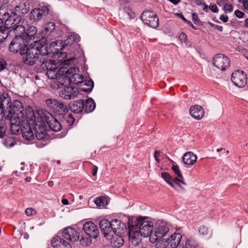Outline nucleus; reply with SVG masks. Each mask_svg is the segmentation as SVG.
<instances>
[{"mask_svg":"<svg viewBox=\"0 0 248 248\" xmlns=\"http://www.w3.org/2000/svg\"><path fill=\"white\" fill-rule=\"evenodd\" d=\"M3 98H8L9 103L4 107L5 119L10 121L11 131L13 134L17 135L20 129V124L25 122L24 114V108L21 102L17 100L11 102L9 97Z\"/></svg>","mask_w":248,"mask_h":248,"instance_id":"nucleus-1","label":"nucleus"},{"mask_svg":"<svg viewBox=\"0 0 248 248\" xmlns=\"http://www.w3.org/2000/svg\"><path fill=\"white\" fill-rule=\"evenodd\" d=\"M0 43L7 38L9 31L8 29L15 26L20 22L21 18L15 14L13 10L6 9L0 12Z\"/></svg>","mask_w":248,"mask_h":248,"instance_id":"nucleus-2","label":"nucleus"},{"mask_svg":"<svg viewBox=\"0 0 248 248\" xmlns=\"http://www.w3.org/2000/svg\"><path fill=\"white\" fill-rule=\"evenodd\" d=\"M54 62L55 61L53 60L46 63V75L49 79L53 80L52 82L61 81L62 78H69L78 70L76 67H71L68 69L63 66L59 67Z\"/></svg>","mask_w":248,"mask_h":248,"instance_id":"nucleus-3","label":"nucleus"},{"mask_svg":"<svg viewBox=\"0 0 248 248\" xmlns=\"http://www.w3.org/2000/svg\"><path fill=\"white\" fill-rule=\"evenodd\" d=\"M32 45V43H31V45L26 47L25 50L21 51V55L23 56V62L26 64L30 65H32L37 62H39L42 64L43 68H46V63L49 62L45 59L42 61V58L37 55V47L33 46Z\"/></svg>","mask_w":248,"mask_h":248,"instance_id":"nucleus-4","label":"nucleus"},{"mask_svg":"<svg viewBox=\"0 0 248 248\" xmlns=\"http://www.w3.org/2000/svg\"><path fill=\"white\" fill-rule=\"evenodd\" d=\"M37 118L46 123L50 129L55 132L60 131L62 128L61 124L50 113L46 110H38L36 112ZM38 119V118H37Z\"/></svg>","mask_w":248,"mask_h":248,"instance_id":"nucleus-5","label":"nucleus"},{"mask_svg":"<svg viewBox=\"0 0 248 248\" xmlns=\"http://www.w3.org/2000/svg\"><path fill=\"white\" fill-rule=\"evenodd\" d=\"M138 231L140 235L147 237L151 234L153 224L151 222L144 220L142 218H137L132 225Z\"/></svg>","mask_w":248,"mask_h":248,"instance_id":"nucleus-6","label":"nucleus"},{"mask_svg":"<svg viewBox=\"0 0 248 248\" xmlns=\"http://www.w3.org/2000/svg\"><path fill=\"white\" fill-rule=\"evenodd\" d=\"M83 80L82 75L76 73L71 75L69 78H62L61 79V81L51 82L50 86L52 89L58 90L61 87H62L64 84L71 82L74 84H82L83 82Z\"/></svg>","mask_w":248,"mask_h":248,"instance_id":"nucleus-7","label":"nucleus"},{"mask_svg":"<svg viewBox=\"0 0 248 248\" xmlns=\"http://www.w3.org/2000/svg\"><path fill=\"white\" fill-rule=\"evenodd\" d=\"M141 20L143 22L148 26L156 28L158 26L159 20L156 13L153 11H144L141 16Z\"/></svg>","mask_w":248,"mask_h":248,"instance_id":"nucleus-8","label":"nucleus"},{"mask_svg":"<svg viewBox=\"0 0 248 248\" xmlns=\"http://www.w3.org/2000/svg\"><path fill=\"white\" fill-rule=\"evenodd\" d=\"M47 106L59 115H64L67 113L68 108L65 104L54 99H47L46 101Z\"/></svg>","mask_w":248,"mask_h":248,"instance_id":"nucleus-9","label":"nucleus"},{"mask_svg":"<svg viewBox=\"0 0 248 248\" xmlns=\"http://www.w3.org/2000/svg\"><path fill=\"white\" fill-rule=\"evenodd\" d=\"M28 46V43L25 40V38L22 36H16L11 42L9 49V50L13 53L19 52L21 54V51L25 50L26 47Z\"/></svg>","mask_w":248,"mask_h":248,"instance_id":"nucleus-10","label":"nucleus"},{"mask_svg":"<svg viewBox=\"0 0 248 248\" xmlns=\"http://www.w3.org/2000/svg\"><path fill=\"white\" fill-rule=\"evenodd\" d=\"M213 65L221 70L225 71L229 67L230 65V59L223 54H217L216 55L213 61Z\"/></svg>","mask_w":248,"mask_h":248,"instance_id":"nucleus-11","label":"nucleus"},{"mask_svg":"<svg viewBox=\"0 0 248 248\" xmlns=\"http://www.w3.org/2000/svg\"><path fill=\"white\" fill-rule=\"evenodd\" d=\"M37 118L36 113L34 115V129L36 138L38 140H43L46 136L45 124L43 121Z\"/></svg>","mask_w":248,"mask_h":248,"instance_id":"nucleus-12","label":"nucleus"},{"mask_svg":"<svg viewBox=\"0 0 248 248\" xmlns=\"http://www.w3.org/2000/svg\"><path fill=\"white\" fill-rule=\"evenodd\" d=\"M246 76V74L244 71L238 70L232 74L231 80L236 86L243 88L247 83Z\"/></svg>","mask_w":248,"mask_h":248,"instance_id":"nucleus-13","label":"nucleus"},{"mask_svg":"<svg viewBox=\"0 0 248 248\" xmlns=\"http://www.w3.org/2000/svg\"><path fill=\"white\" fill-rule=\"evenodd\" d=\"M111 222L112 234L125 236L127 232V228L125 224L117 219H112Z\"/></svg>","mask_w":248,"mask_h":248,"instance_id":"nucleus-14","label":"nucleus"},{"mask_svg":"<svg viewBox=\"0 0 248 248\" xmlns=\"http://www.w3.org/2000/svg\"><path fill=\"white\" fill-rule=\"evenodd\" d=\"M66 84L62 87H61L59 89V95L62 98L65 99H70L72 97L76 96L78 93V90L76 87L71 86H66Z\"/></svg>","mask_w":248,"mask_h":248,"instance_id":"nucleus-15","label":"nucleus"},{"mask_svg":"<svg viewBox=\"0 0 248 248\" xmlns=\"http://www.w3.org/2000/svg\"><path fill=\"white\" fill-rule=\"evenodd\" d=\"M37 29L35 26H30L27 30V32L22 36L25 38V40L27 41L28 44L31 45V43H36L40 41V36L37 34Z\"/></svg>","mask_w":248,"mask_h":248,"instance_id":"nucleus-16","label":"nucleus"},{"mask_svg":"<svg viewBox=\"0 0 248 248\" xmlns=\"http://www.w3.org/2000/svg\"><path fill=\"white\" fill-rule=\"evenodd\" d=\"M85 233L90 238H96L99 234L97 226L92 221L85 222L83 227Z\"/></svg>","mask_w":248,"mask_h":248,"instance_id":"nucleus-17","label":"nucleus"},{"mask_svg":"<svg viewBox=\"0 0 248 248\" xmlns=\"http://www.w3.org/2000/svg\"><path fill=\"white\" fill-rule=\"evenodd\" d=\"M99 225L104 237L107 239H109L112 236L111 222L109 221L108 219H102L99 222Z\"/></svg>","mask_w":248,"mask_h":248,"instance_id":"nucleus-18","label":"nucleus"},{"mask_svg":"<svg viewBox=\"0 0 248 248\" xmlns=\"http://www.w3.org/2000/svg\"><path fill=\"white\" fill-rule=\"evenodd\" d=\"M132 225L129 227V239L132 245L134 246H138L141 242V235L138 231Z\"/></svg>","mask_w":248,"mask_h":248,"instance_id":"nucleus-19","label":"nucleus"},{"mask_svg":"<svg viewBox=\"0 0 248 248\" xmlns=\"http://www.w3.org/2000/svg\"><path fill=\"white\" fill-rule=\"evenodd\" d=\"M182 236L180 233H174L163 241L167 248H176L180 243Z\"/></svg>","mask_w":248,"mask_h":248,"instance_id":"nucleus-20","label":"nucleus"},{"mask_svg":"<svg viewBox=\"0 0 248 248\" xmlns=\"http://www.w3.org/2000/svg\"><path fill=\"white\" fill-rule=\"evenodd\" d=\"M31 123L27 124L24 122L20 124V129L19 134L20 132L22 133L23 137L27 140H31L34 139V134L31 129V126L29 125Z\"/></svg>","mask_w":248,"mask_h":248,"instance_id":"nucleus-21","label":"nucleus"},{"mask_svg":"<svg viewBox=\"0 0 248 248\" xmlns=\"http://www.w3.org/2000/svg\"><path fill=\"white\" fill-rule=\"evenodd\" d=\"M189 114L196 120H201L204 116L205 111L204 108L201 106L195 105L190 107L189 110Z\"/></svg>","mask_w":248,"mask_h":248,"instance_id":"nucleus-22","label":"nucleus"},{"mask_svg":"<svg viewBox=\"0 0 248 248\" xmlns=\"http://www.w3.org/2000/svg\"><path fill=\"white\" fill-rule=\"evenodd\" d=\"M15 14L20 17L27 14L30 11V5L27 1H22L16 5L13 10Z\"/></svg>","mask_w":248,"mask_h":248,"instance_id":"nucleus-23","label":"nucleus"},{"mask_svg":"<svg viewBox=\"0 0 248 248\" xmlns=\"http://www.w3.org/2000/svg\"><path fill=\"white\" fill-rule=\"evenodd\" d=\"M62 235L65 239L72 242L78 241L79 238L78 232L72 228L65 229L63 231Z\"/></svg>","mask_w":248,"mask_h":248,"instance_id":"nucleus-24","label":"nucleus"},{"mask_svg":"<svg viewBox=\"0 0 248 248\" xmlns=\"http://www.w3.org/2000/svg\"><path fill=\"white\" fill-rule=\"evenodd\" d=\"M169 231V229L166 223H161L155 230L154 235L156 237L155 239L157 240L161 238Z\"/></svg>","mask_w":248,"mask_h":248,"instance_id":"nucleus-25","label":"nucleus"},{"mask_svg":"<svg viewBox=\"0 0 248 248\" xmlns=\"http://www.w3.org/2000/svg\"><path fill=\"white\" fill-rule=\"evenodd\" d=\"M162 178L171 187L174 186L173 183H175L180 186V183L185 185V183L182 180L175 177L173 178L170 174L167 172H164L161 173Z\"/></svg>","mask_w":248,"mask_h":248,"instance_id":"nucleus-26","label":"nucleus"},{"mask_svg":"<svg viewBox=\"0 0 248 248\" xmlns=\"http://www.w3.org/2000/svg\"><path fill=\"white\" fill-rule=\"evenodd\" d=\"M33 46L37 47V55L42 58V61H43V59L45 60V59L44 58V56L48 55L50 52V51H49L48 49L47 45H41V43L40 42V41L37 42L36 43H35Z\"/></svg>","mask_w":248,"mask_h":248,"instance_id":"nucleus-27","label":"nucleus"},{"mask_svg":"<svg viewBox=\"0 0 248 248\" xmlns=\"http://www.w3.org/2000/svg\"><path fill=\"white\" fill-rule=\"evenodd\" d=\"M70 110L75 113H79L82 112L84 108V100L80 99L77 101H74L69 104Z\"/></svg>","mask_w":248,"mask_h":248,"instance_id":"nucleus-28","label":"nucleus"},{"mask_svg":"<svg viewBox=\"0 0 248 248\" xmlns=\"http://www.w3.org/2000/svg\"><path fill=\"white\" fill-rule=\"evenodd\" d=\"M124 236H120L116 234H112V236L109 239L111 240L112 247L119 248L124 244Z\"/></svg>","mask_w":248,"mask_h":248,"instance_id":"nucleus-29","label":"nucleus"},{"mask_svg":"<svg viewBox=\"0 0 248 248\" xmlns=\"http://www.w3.org/2000/svg\"><path fill=\"white\" fill-rule=\"evenodd\" d=\"M64 48V44L63 42L61 40H58L55 41L50 44L49 45V50L50 52L55 54L59 51L62 50Z\"/></svg>","mask_w":248,"mask_h":248,"instance_id":"nucleus-30","label":"nucleus"},{"mask_svg":"<svg viewBox=\"0 0 248 248\" xmlns=\"http://www.w3.org/2000/svg\"><path fill=\"white\" fill-rule=\"evenodd\" d=\"M55 55H57L58 59L57 61L58 62H61L62 64H69L70 62L73 60V57H71L68 59L67 60H65L67 57V53L65 52H60L59 51L54 54Z\"/></svg>","mask_w":248,"mask_h":248,"instance_id":"nucleus-31","label":"nucleus"},{"mask_svg":"<svg viewBox=\"0 0 248 248\" xmlns=\"http://www.w3.org/2000/svg\"><path fill=\"white\" fill-rule=\"evenodd\" d=\"M42 17V12H41L40 8H35L30 13L29 18L31 21H38Z\"/></svg>","mask_w":248,"mask_h":248,"instance_id":"nucleus-32","label":"nucleus"},{"mask_svg":"<svg viewBox=\"0 0 248 248\" xmlns=\"http://www.w3.org/2000/svg\"><path fill=\"white\" fill-rule=\"evenodd\" d=\"M95 204L100 208H105L109 202L108 198L107 197H100L96 198L94 201Z\"/></svg>","mask_w":248,"mask_h":248,"instance_id":"nucleus-33","label":"nucleus"},{"mask_svg":"<svg viewBox=\"0 0 248 248\" xmlns=\"http://www.w3.org/2000/svg\"><path fill=\"white\" fill-rule=\"evenodd\" d=\"M11 31L13 30L16 36H23L25 34V27L20 22L11 28Z\"/></svg>","mask_w":248,"mask_h":248,"instance_id":"nucleus-34","label":"nucleus"},{"mask_svg":"<svg viewBox=\"0 0 248 248\" xmlns=\"http://www.w3.org/2000/svg\"><path fill=\"white\" fill-rule=\"evenodd\" d=\"M37 110L36 112H37ZM36 112L34 113L32 110V108L30 106H27L26 108L25 113H24V116L25 117V121H27V123H28V121L33 122L34 123V115Z\"/></svg>","mask_w":248,"mask_h":248,"instance_id":"nucleus-35","label":"nucleus"},{"mask_svg":"<svg viewBox=\"0 0 248 248\" xmlns=\"http://www.w3.org/2000/svg\"><path fill=\"white\" fill-rule=\"evenodd\" d=\"M95 107V103L92 99H88L85 103L84 102L83 109L86 113L92 112L94 109Z\"/></svg>","mask_w":248,"mask_h":248,"instance_id":"nucleus-36","label":"nucleus"},{"mask_svg":"<svg viewBox=\"0 0 248 248\" xmlns=\"http://www.w3.org/2000/svg\"><path fill=\"white\" fill-rule=\"evenodd\" d=\"M8 98H1L0 100V120H5L4 107L9 103Z\"/></svg>","mask_w":248,"mask_h":248,"instance_id":"nucleus-37","label":"nucleus"},{"mask_svg":"<svg viewBox=\"0 0 248 248\" xmlns=\"http://www.w3.org/2000/svg\"><path fill=\"white\" fill-rule=\"evenodd\" d=\"M81 89L86 92H90L93 87V82L91 80H83Z\"/></svg>","mask_w":248,"mask_h":248,"instance_id":"nucleus-38","label":"nucleus"},{"mask_svg":"<svg viewBox=\"0 0 248 248\" xmlns=\"http://www.w3.org/2000/svg\"><path fill=\"white\" fill-rule=\"evenodd\" d=\"M78 37L77 34H74L67 36L66 39L63 42L64 47L73 44Z\"/></svg>","mask_w":248,"mask_h":248,"instance_id":"nucleus-39","label":"nucleus"},{"mask_svg":"<svg viewBox=\"0 0 248 248\" xmlns=\"http://www.w3.org/2000/svg\"><path fill=\"white\" fill-rule=\"evenodd\" d=\"M197 156L191 152H187V165H193L197 161Z\"/></svg>","mask_w":248,"mask_h":248,"instance_id":"nucleus-40","label":"nucleus"},{"mask_svg":"<svg viewBox=\"0 0 248 248\" xmlns=\"http://www.w3.org/2000/svg\"><path fill=\"white\" fill-rule=\"evenodd\" d=\"M62 240V238L57 236L52 239L51 244L54 248H61Z\"/></svg>","mask_w":248,"mask_h":248,"instance_id":"nucleus-41","label":"nucleus"},{"mask_svg":"<svg viewBox=\"0 0 248 248\" xmlns=\"http://www.w3.org/2000/svg\"><path fill=\"white\" fill-rule=\"evenodd\" d=\"M171 169L174 172V173L177 175V177L183 181L184 178L179 170L178 166L177 165H173L171 167Z\"/></svg>","mask_w":248,"mask_h":248,"instance_id":"nucleus-42","label":"nucleus"},{"mask_svg":"<svg viewBox=\"0 0 248 248\" xmlns=\"http://www.w3.org/2000/svg\"><path fill=\"white\" fill-rule=\"evenodd\" d=\"M198 245L195 239L189 238L187 240V248H197Z\"/></svg>","mask_w":248,"mask_h":248,"instance_id":"nucleus-43","label":"nucleus"},{"mask_svg":"<svg viewBox=\"0 0 248 248\" xmlns=\"http://www.w3.org/2000/svg\"><path fill=\"white\" fill-rule=\"evenodd\" d=\"M80 241V244L84 247L89 246L91 243V238L89 237H82L81 239L80 238L78 239Z\"/></svg>","mask_w":248,"mask_h":248,"instance_id":"nucleus-44","label":"nucleus"},{"mask_svg":"<svg viewBox=\"0 0 248 248\" xmlns=\"http://www.w3.org/2000/svg\"><path fill=\"white\" fill-rule=\"evenodd\" d=\"M10 0H0V12L2 13L6 11V8Z\"/></svg>","mask_w":248,"mask_h":248,"instance_id":"nucleus-45","label":"nucleus"},{"mask_svg":"<svg viewBox=\"0 0 248 248\" xmlns=\"http://www.w3.org/2000/svg\"><path fill=\"white\" fill-rule=\"evenodd\" d=\"M55 28V23L53 22H48L45 26V29L46 32H51L53 31Z\"/></svg>","mask_w":248,"mask_h":248,"instance_id":"nucleus-46","label":"nucleus"},{"mask_svg":"<svg viewBox=\"0 0 248 248\" xmlns=\"http://www.w3.org/2000/svg\"><path fill=\"white\" fill-rule=\"evenodd\" d=\"M199 232L202 236H207L208 234V229L205 225H202L199 227Z\"/></svg>","mask_w":248,"mask_h":248,"instance_id":"nucleus-47","label":"nucleus"},{"mask_svg":"<svg viewBox=\"0 0 248 248\" xmlns=\"http://www.w3.org/2000/svg\"><path fill=\"white\" fill-rule=\"evenodd\" d=\"M124 11L130 19H133L135 17V14L132 12V9L130 8L125 7Z\"/></svg>","mask_w":248,"mask_h":248,"instance_id":"nucleus-48","label":"nucleus"},{"mask_svg":"<svg viewBox=\"0 0 248 248\" xmlns=\"http://www.w3.org/2000/svg\"><path fill=\"white\" fill-rule=\"evenodd\" d=\"M233 6L230 4H225L223 7V10L225 13L227 12H232L233 11Z\"/></svg>","mask_w":248,"mask_h":248,"instance_id":"nucleus-49","label":"nucleus"},{"mask_svg":"<svg viewBox=\"0 0 248 248\" xmlns=\"http://www.w3.org/2000/svg\"><path fill=\"white\" fill-rule=\"evenodd\" d=\"M35 211L31 208H28L25 210V214L27 216H32L35 214Z\"/></svg>","mask_w":248,"mask_h":248,"instance_id":"nucleus-50","label":"nucleus"},{"mask_svg":"<svg viewBox=\"0 0 248 248\" xmlns=\"http://www.w3.org/2000/svg\"><path fill=\"white\" fill-rule=\"evenodd\" d=\"M41 12H42V16L43 15H46L48 14L49 9L46 6H44L40 9Z\"/></svg>","mask_w":248,"mask_h":248,"instance_id":"nucleus-51","label":"nucleus"},{"mask_svg":"<svg viewBox=\"0 0 248 248\" xmlns=\"http://www.w3.org/2000/svg\"><path fill=\"white\" fill-rule=\"evenodd\" d=\"M234 14L238 18H242L245 15V13L239 11V10H236L234 12Z\"/></svg>","mask_w":248,"mask_h":248,"instance_id":"nucleus-52","label":"nucleus"},{"mask_svg":"<svg viewBox=\"0 0 248 248\" xmlns=\"http://www.w3.org/2000/svg\"><path fill=\"white\" fill-rule=\"evenodd\" d=\"M6 62L2 59H0V71L4 69L6 67Z\"/></svg>","mask_w":248,"mask_h":248,"instance_id":"nucleus-53","label":"nucleus"},{"mask_svg":"<svg viewBox=\"0 0 248 248\" xmlns=\"http://www.w3.org/2000/svg\"><path fill=\"white\" fill-rule=\"evenodd\" d=\"M179 39L182 42H186V35L184 32H182L179 36Z\"/></svg>","mask_w":248,"mask_h":248,"instance_id":"nucleus-54","label":"nucleus"},{"mask_svg":"<svg viewBox=\"0 0 248 248\" xmlns=\"http://www.w3.org/2000/svg\"><path fill=\"white\" fill-rule=\"evenodd\" d=\"M61 248H71V245L66 241L63 240Z\"/></svg>","mask_w":248,"mask_h":248,"instance_id":"nucleus-55","label":"nucleus"},{"mask_svg":"<svg viewBox=\"0 0 248 248\" xmlns=\"http://www.w3.org/2000/svg\"><path fill=\"white\" fill-rule=\"evenodd\" d=\"M61 248H71V245L66 241L63 240Z\"/></svg>","mask_w":248,"mask_h":248,"instance_id":"nucleus-56","label":"nucleus"},{"mask_svg":"<svg viewBox=\"0 0 248 248\" xmlns=\"http://www.w3.org/2000/svg\"><path fill=\"white\" fill-rule=\"evenodd\" d=\"M209 9L214 13H217L218 12V9L215 4L210 5L209 6Z\"/></svg>","mask_w":248,"mask_h":248,"instance_id":"nucleus-57","label":"nucleus"},{"mask_svg":"<svg viewBox=\"0 0 248 248\" xmlns=\"http://www.w3.org/2000/svg\"><path fill=\"white\" fill-rule=\"evenodd\" d=\"M16 144V142L15 141V140H6V144L7 145V146H9V147H12L13 146H14Z\"/></svg>","mask_w":248,"mask_h":248,"instance_id":"nucleus-58","label":"nucleus"},{"mask_svg":"<svg viewBox=\"0 0 248 248\" xmlns=\"http://www.w3.org/2000/svg\"><path fill=\"white\" fill-rule=\"evenodd\" d=\"M6 131L5 126L0 125V138H2L5 135Z\"/></svg>","mask_w":248,"mask_h":248,"instance_id":"nucleus-59","label":"nucleus"},{"mask_svg":"<svg viewBox=\"0 0 248 248\" xmlns=\"http://www.w3.org/2000/svg\"><path fill=\"white\" fill-rule=\"evenodd\" d=\"M192 20L195 24H198L200 22V20L198 18V16L195 13H193L192 14Z\"/></svg>","mask_w":248,"mask_h":248,"instance_id":"nucleus-60","label":"nucleus"},{"mask_svg":"<svg viewBox=\"0 0 248 248\" xmlns=\"http://www.w3.org/2000/svg\"><path fill=\"white\" fill-rule=\"evenodd\" d=\"M160 155V152L159 151H155L154 153V157H155V160L158 162H159V161H160L158 158L159 156Z\"/></svg>","mask_w":248,"mask_h":248,"instance_id":"nucleus-61","label":"nucleus"},{"mask_svg":"<svg viewBox=\"0 0 248 248\" xmlns=\"http://www.w3.org/2000/svg\"><path fill=\"white\" fill-rule=\"evenodd\" d=\"M219 19L223 22H226L228 20V16H227L222 15L220 16Z\"/></svg>","mask_w":248,"mask_h":248,"instance_id":"nucleus-62","label":"nucleus"},{"mask_svg":"<svg viewBox=\"0 0 248 248\" xmlns=\"http://www.w3.org/2000/svg\"><path fill=\"white\" fill-rule=\"evenodd\" d=\"M156 248H167L166 246L162 243H157L156 245Z\"/></svg>","mask_w":248,"mask_h":248,"instance_id":"nucleus-63","label":"nucleus"},{"mask_svg":"<svg viewBox=\"0 0 248 248\" xmlns=\"http://www.w3.org/2000/svg\"><path fill=\"white\" fill-rule=\"evenodd\" d=\"M243 6L248 10V0H244L242 2Z\"/></svg>","mask_w":248,"mask_h":248,"instance_id":"nucleus-64","label":"nucleus"}]
</instances>
